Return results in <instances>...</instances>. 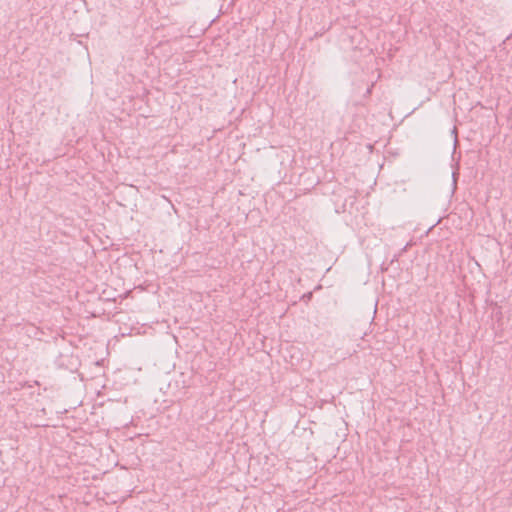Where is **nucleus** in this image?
Masks as SVG:
<instances>
[{
	"label": "nucleus",
	"mask_w": 512,
	"mask_h": 512,
	"mask_svg": "<svg viewBox=\"0 0 512 512\" xmlns=\"http://www.w3.org/2000/svg\"><path fill=\"white\" fill-rule=\"evenodd\" d=\"M304 297H306V298L310 299V298L312 297V293L310 292V293H308V294H305V295H304Z\"/></svg>",
	"instance_id": "nucleus-1"
}]
</instances>
